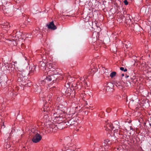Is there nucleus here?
Here are the masks:
<instances>
[{"mask_svg": "<svg viewBox=\"0 0 151 151\" xmlns=\"http://www.w3.org/2000/svg\"><path fill=\"white\" fill-rule=\"evenodd\" d=\"M35 67L34 65H32L29 66V71L27 70H23L20 69L18 71V74L19 75L23 76L24 75H28L29 74L32 75V73L35 71Z\"/></svg>", "mask_w": 151, "mask_h": 151, "instance_id": "nucleus-1", "label": "nucleus"}, {"mask_svg": "<svg viewBox=\"0 0 151 151\" xmlns=\"http://www.w3.org/2000/svg\"><path fill=\"white\" fill-rule=\"evenodd\" d=\"M32 141L33 142L37 143L39 142L41 139L42 137L41 135L37 132H35L32 135Z\"/></svg>", "mask_w": 151, "mask_h": 151, "instance_id": "nucleus-2", "label": "nucleus"}, {"mask_svg": "<svg viewBox=\"0 0 151 151\" xmlns=\"http://www.w3.org/2000/svg\"><path fill=\"white\" fill-rule=\"evenodd\" d=\"M47 75H48V76H50V73H51L52 71H54V70H55V66L54 65L51 63H49L47 65Z\"/></svg>", "mask_w": 151, "mask_h": 151, "instance_id": "nucleus-3", "label": "nucleus"}, {"mask_svg": "<svg viewBox=\"0 0 151 151\" xmlns=\"http://www.w3.org/2000/svg\"><path fill=\"white\" fill-rule=\"evenodd\" d=\"M46 62H44L43 61H40L39 62V66L40 68H41V69H43L44 70V71L45 73H47V69L45 67L46 65Z\"/></svg>", "mask_w": 151, "mask_h": 151, "instance_id": "nucleus-4", "label": "nucleus"}, {"mask_svg": "<svg viewBox=\"0 0 151 151\" xmlns=\"http://www.w3.org/2000/svg\"><path fill=\"white\" fill-rule=\"evenodd\" d=\"M112 124L113 129L114 128H115V129L114 130V131L115 132H117L118 131V129L119 128V123L118 121H116L114 122Z\"/></svg>", "mask_w": 151, "mask_h": 151, "instance_id": "nucleus-5", "label": "nucleus"}, {"mask_svg": "<svg viewBox=\"0 0 151 151\" xmlns=\"http://www.w3.org/2000/svg\"><path fill=\"white\" fill-rule=\"evenodd\" d=\"M98 70L97 68L95 67L94 65H92L89 72V75H93Z\"/></svg>", "mask_w": 151, "mask_h": 151, "instance_id": "nucleus-6", "label": "nucleus"}, {"mask_svg": "<svg viewBox=\"0 0 151 151\" xmlns=\"http://www.w3.org/2000/svg\"><path fill=\"white\" fill-rule=\"evenodd\" d=\"M94 149L96 151H104L105 150V149L102 146L99 144H96V145Z\"/></svg>", "mask_w": 151, "mask_h": 151, "instance_id": "nucleus-7", "label": "nucleus"}, {"mask_svg": "<svg viewBox=\"0 0 151 151\" xmlns=\"http://www.w3.org/2000/svg\"><path fill=\"white\" fill-rule=\"evenodd\" d=\"M105 129L106 131L108 130H113V128L112 126V124L111 123H108L106 124L105 127Z\"/></svg>", "mask_w": 151, "mask_h": 151, "instance_id": "nucleus-8", "label": "nucleus"}, {"mask_svg": "<svg viewBox=\"0 0 151 151\" xmlns=\"http://www.w3.org/2000/svg\"><path fill=\"white\" fill-rule=\"evenodd\" d=\"M49 29H50L52 30H55L57 29L56 26L54 25L53 22H52L47 25Z\"/></svg>", "mask_w": 151, "mask_h": 151, "instance_id": "nucleus-9", "label": "nucleus"}, {"mask_svg": "<svg viewBox=\"0 0 151 151\" xmlns=\"http://www.w3.org/2000/svg\"><path fill=\"white\" fill-rule=\"evenodd\" d=\"M0 24L2 25V28H7L11 27L10 24L8 22H6V23L4 22L3 23V22H2V23H0Z\"/></svg>", "mask_w": 151, "mask_h": 151, "instance_id": "nucleus-10", "label": "nucleus"}, {"mask_svg": "<svg viewBox=\"0 0 151 151\" xmlns=\"http://www.w3.org/2000/svg\"><path fill=\"white\" fill-rule=\"evenodd\" d=\"M102 68L104 71L105 70L104 74L105 75H108L109 73L111 71V70H110L107 69L105 68L104 67H102Z\"/></svg>", "mask_w": 151, "mask_h": 151, "instance_id": "nucleus-11", "label": "nucleus"}, {"mask_svg": "<svg viewBox=\"0 0 151 151\" xmlns=\"http://www.w3.org/2000/svg\"><path fill=\"white\" fill-rule=\"evenodd\" d=\"M22 33L20 32L19 31L17 32H16L15 37H17L19 38H22Z\"/></svg>", "mask_w": 151, "mask_h": 151, "instance_id": "nucleus-12", "label": "nucleus"}, {"mask_svg": "<svg viewBox=\"0 0 151 151\" xmlns=\"http://www.w3.org/2000/svg\"><path fill=\"white\" fill-rule=\"evenodd\" d=\"M57 70H55H55H54V71H52V73H50V74H51V76H55V75H60L59 73L57 72Z\"/></svg>", "mask_w": 151, "mask_h": 151, "instance_id": "nucleus-13", "label": "nucleus"}, {"mask_svg": "<svg viewBox=\"0 0 151 151\" xmlns=\"http://www.w3.org/2000/svg\"><path fill=\"white\" fill-rule=\"evenodd\" d=\"M47 104H45L44 105V106L43 107V111H48L49 110V107H47Z\"/></svg>", "mask_w": 151, "mask_h": 151, "instance_id": "nucleus-14", "label": "nucleus"}, {"mask_svg": "<svg viewBox=\"0 0 151 151\" xmlns=\"http://www.w3.org/2000/svg\"><path fill=\"white\" fill-rule=\"evenodd\" d=\"M107 85L108 86H109L110 88H111V91H113V87H114V86L113 84L111 83H109L107 84Z\"/></svg>", "mask_w": 151, "mask_h": 151, "instance_id": "nucleus-15", "label": "nucleus"}, {"mask_svg": "<svg viewBox=\"0 0 151 151\" xmlns=\"http://www.w3.org/2000/svg\"><path fill=\"white\" fill-rule=\"evenodd\" d=\"M14 63V64H10L9 65V66H8V68H13L14 69L15 67V64H17V62H15L14 63Z\"/></svg>", "mask_w": 151, "mask_h": 151, "instance_id": "nucleus-16", "label": "nucleus"}, {"mask_svg": "<svg viewBox=\"0 0 151 151\" xmlns=\"http://www.w3.org/2000/svg\"><path fill=\"white\" fill-rule=\"evenodd\" d=\"M45 81H50L52 80V78L51 76H46V78L45 79Z\"/></svg>", "mask_w": 151, "mask_h": 151, "instance_id": "nucleus-17", "label": "nucleus"}, {"mask_svg": "<svg viewBox=\"0 0 151 151\" xmlns=\"http://www.w3.org/2000/svg\"><path fill=\"white\" fill-rule=\"evenodd\" d=\"M111 88L109 87V86H107L106 87V90L107 91H110V92H113V91H111Z\"/></svg>", "mask_w": 151, "mask_h": 151, "instance_id": "nucleus-18", "label": "nucleus"}, {"mask_svg": "<svg viewBox=\"0 0 151 151\" xmlns=\"http://www.w3.org/2000/svg\"><path fill=\"white\" fill-rule=\"evenodd\" d=\"M120 69L121 70L124 71V72H126L127 70L126 68H124V67H120Z\"/></svg>", "mask_w": 151, "mask_h": 151, "instance_id": "nucleus-19", "label": "nucleus"}, {"mask_svg": "<svg viewBox=\"0 0 151 151\" xmlns=\"http://www.w3.org/2000/svg\"><path fill=\"white\" fill-rule=\"evenodd\" d=\"M116 72L114 71L111 72L109 76H115L116 75Z\"/></svg>", "mask_w": 151, "mask_h": 151, "instance_id": "nucleus-20", "label": "nucleus"}, {"mask_svg": "<svg viewBox=\"0 0 151 151\" xmlns=\"http://www.w3.org/2000/svg\"><path fill=\"white\" fill-rule=\"evenodd\" d=\"M124 2L125 5H127V4H128V2L127 0H124Z\"/></svg>", "mask_w": 151, "mask_h": 151, "instance_id": "nucleus-21", "label": "nucleus"}, {"mask_svg": "<svg viewBox=\"0 0 151 151\" xmlns=\"http://www.w3.org/2000/svg\"><path fill=\"white\" fill-rule=\"evenodd\" d=\"M108 142H109L108 139H106L104 140V143L105 144H107Z\"/></svg>", "mask_w": 151, "mask_h": 151, "instance_id": "nucleus-22", "label": "nucleus"}, {"mask_svg": "<svg viewBox=\"0 0 151 151\" xmlns=\"http://www.w3.org/2000/svg\"><path fill=\"white\" fill-rule=\"evenodd\" d=\"M25 36H26V38H27H27H31V37H30H30H29V35H28V34H26V35H25Z\"/></svg>", "mask_w": 151, "mask_h": 151, "instance_id": "nucleus-23", "label": "nucleus"}, {"mask_svg": "<svg viewBox=\"0 0 151 151\" xmlns=\"http://www.w3.org/2000/svg\"><path fill=\"white\" fill-rule=\"evenodd\" d=\"M35 129H33L32 130V132L33 133H34V132L35 131Z\"/></svg>", "mask_w": 151, "mask_h": 151, "instance_id": "nucleus-24", "label": "nucleus"}, {"mask_svg": "<svg viewBox=\"0 0 151 151\" xmlns=\"http://www.w3.org/2000/svg\"><path fill=\"white\" fill-rule=\"evenodd\" d=\"M67 145L68 146H69V147H71V144L70 143V144H69L68 143V145Z\"/></svg>", "mask_w": 151, "mask_h": 151, "instance_id": "nucleus-25", "label": "nucleus"}, {"mask_svg": "<svg viewBox=\"0 0 151 151\" xmlns=\"http://www.w3.org/2000/svg\"><path fill=\"white\" fill-rule=\"evenodd\" d=\"M13 44H14V45H16V42L15 41H14L13 42Z\"/></svg>", "mask_w": 151, "mask_h": 151, "instance_id": "nucleus-26", "label": "nucleus"}, {"mask_svg": "<svg viewBox=\"0 0 151 151\" xmlns=\"http://www.w3.org/2000/svg\"><path fill=\"white\" fill-rule=\"evenodd\" d=\"M119 135H122V134L121 132H119Z\"/></svg>", "mask_w": 151, "mask_h": 151, "instance_id": "nucleus-27", "label": "nucleus"}, {"mask_svg": "<svg viewBox=\"0 0 151 151\" xmlns=\"http://www.w3.org/2000/svg\"><path fill=\"white\" fill-rule=\"evenodd\" d=\"M125 46L126 47H128V45H125Z\"/></svg>", "mask_w": 151, "mask_h": 151, "instance_id": "nucleus-28", "label": "nucleus"}, {"mask_svg": "<svg viewBox=\"0 0 151 151\" xmlns=\"http://www.w3.org/2000/svg\"><path fill=\"white\" fill-rule=\"evenodd\" d=\"M111 78L112 79L114 77V76H111Z\"/></svg>", "mask_w": 151, "mask_h": 151, "instance_id": "nucleus-29", "label": "nucleus"}, {"mask_svg": "<svg viewBox=\"0 0 151 151\" xmlns=\"http://www.w3.org/2000/svg\"><path fill=\"white\" fill-rule=\"evenodd\" d=\"M129 76H125L126 78H127L129 77Z\"/></svg>", "mask_w": 151, "mask_h": 151, "instance_id": "nucleus-30", "label": "nucleus"}, {"mask_svg": "<svg viewBox=\"0 0 151 151\" xmlns=\"http://www.w3.org/2000/svg\"><path fill=\"white\" fill-rule=\"evenodd\" d=\"M121 76H124V74L123 73L122 74Z\"/></svg>", "mask_w": 151, "mask_h": 151, "instance_id": "nucleus-31", "label": "nucleus"}, {"mask_svg": "<svg viewBox=\"0 0 151 151\" xmlns=\"http://www.w3.org/2000/svg\"><path fill=\"white\" fill-rule=\"evenodd\" d=\"M109 110V111L111 110V109L110 108L108 109L107 110Z\"/></svg>", "mask_w": 151, "mask_h": 151, "instance_id": "nucleus-32", "label": "nucleus"}, {"mask_svg": "<svg viewBox=\"0 0 151 151\" xmlns=\"http://www.w3.org/2000/svg\"><path fill=\"white\" fill-rule=\"evenodd\" d=\"M130 129H131L132 128V127H130Z\"/></svg>", "mask_w": 151, "mask_h": 151, "instance_id": "nucleus-33", "label": "nucleus"}, {"mask_svg": "<svg viewBox=\"0 0 151 151\" xmlns=\"http://www.w3.org/2000/svg\"><path fill=\"white\" fill-rule=\"evenodd\" d=\"M3 126H4V124H3Z\"/></svg>", "mask_w": 151, "mask_h": 151, "instance_id": "nucleus-34", "label": "nucleus"}]
</instances>
